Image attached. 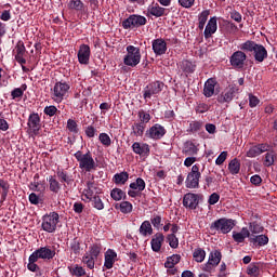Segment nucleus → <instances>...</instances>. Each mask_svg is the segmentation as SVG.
<instances>
[{
  "instance_id": "obj_1",
  "label": "nucleus",
  "mask_w": 277,
  "mask_h": 277,
  "mask_svg": "<svg viewBox=\"0 0 277 277\" xmlns=\"http://www.w3.org/2000/svg\"><path fill=\"white\" fill-rule=\"evenodd\" d=\"M239 49L240 51H245V53H253V57L259 64L267 60V49H265L263 44H259L252 40H247L241 43Z\"/></svg>"
},
{
  "instance_id": "obj_2",
  "label": "nucleus",
  "mask_w": 277,
  "mask_h": 277,
  "mask_svg": "<svg viewBox=\"0 0 277 277\" xmlns=\"http://www.w3.org/2000/svg\"><path fill=\"white\" fill-rule=\"evenodd\" d=\"M74 157L78 161V166L82 172H94V170L98 168V164L94 160V157H92V153H90V150L85 154L78 150L74 154Z\"/></svg>"
},
{
  "instance_id": "obj_3",
  "label": "nucleus",
  "mask_w": 277,
  "mask_h": 277,
  "mask_svg": "<svg viewBox=\"0 0 277 277\" xmlns=\"http://www.w3.org/2000/svg\"><path fill=\"white\" fill-rule=\"evenodd\" d=\"M68 92H70V84L66 81H57L51 88L50 96L54 103L60 105V103L68 97Z\"/></svg>"
},
{
  "instance_id": "obj_4",
  "label": "nucleus",
  "mask_w": 277,
  "mask_h": 277,
  "mask_svg": "<svg viewBox=\"0 0 277 277\" xmlns=\"http://www.w3.org/2000/svg\"><path fill=\"white\" fill-rule=\"evenodd\" d=\"M237 226V221L233 219L222 217L211 223L210 230H216L222 235H228Z\"/></svg>"
},
{
  "instance_id": "obj_5",
  "label": "nucleus",
  "mask_w": 277,
  "mask_h": 277,
  "mask_svg": "<svg viewBox=\"0 0 277 277\" xmlns=\"http://www.w3.org/2000/svg\"><path fill=\"white\" fill-rule=\"evenodd\" d=\"M140 62H142V52L140 51V48L128 45L127 55L123 57V64L131 68H135Z\"/></svg>"
},
{
  "instance_id": "obj_6",
  "label": "nucleus",
  "mask_w": 277,
  "mask_h": 277,
  "mask_svg": "<svg viewBox=\"0 0 277 277\" xmlns=\"http://www.w3.org/2000/svg\"><path fill=\"white\" fill-rule=\"evenodd\" d=\"M41 228L44 233H55L57 224H60V214L57 212H50L42 216Z\"/></svg>"
},
{
  "instance_id": "obj_7",
  "label": "nucleus",
  "mask_w": 277,
  "mask_h": 277,
  "mask_svg": "<svg viewBox=\"0 0 277 277\" xmlns=\"http://www.w3.org/2000/svg\"><path fill=\"white\" fill-rule=\"evenodd\" d=\"M202 173H200V164H194L192 167L190 172L187 174L185 185L187 189H198L200 187V177Z\"/></svg>"
},
{
  "instance_id": "obj_8",
  "label": "nucleus",
  "mask_w": 277,
  "mask_h": 277,
  "mask_svg": "<svg viewBox=\"0 0 277 277\" xmlns=\"http://www.w3.org/2000/svg\"><path fill=\"white\" fill-rule=\"evenodd\" d=\"M148 23L145 16L138 14H132L122 22L123 29H137L144 27Z\"/></svg>"
},
{
  "instance_id": "obj_9",
  "label": "nucleus",
  "mask_w": 277,
  "mask_h": 277,
  "mask_svg": "<svg viewBox=\"0 0 277 277\" xmlns=\"http://www.w3.org/2000/svg\"><path fill=\"white\" fill-rule=\"evenodd\" d=\"M162 81H154L148 83L143 90V98L148 102V100L153 98V96H157V94H161L163 90Z\"/></svg>"
},
{
  "instance_id": "obj_10",
  "label": "nucleus",
  "mask_w": 277,
  "mask_h": 277,
  "mask_svg": "<svg viewBox=\"0 0 277 277\" xmlns=\"http://www.w3.org/2000/svg\"><path fill=\"white\" fill-rule=\"evenodd\" d=\"M32 254L38 261L39 259H41L42 261H53V259H55L56 252L55 248L51 246H45L35 250Z\"/></svg>"
},
{
  "instance_id": "obj_11",
  "label": "nucleus",
  "mask_w": 277,
  "mask_h": 277,
  "mask_svg": "<svg viewBox=\"0 0 277 277\" xmlns=\"http://www.w3.org/2000/svg\"><path fill=\"white\" fill-rule=\"evenodd\" d=\"M246 60H248V55H246V51L238 50L232 54L229 57V64L233 66V68H238V70H241L243 66H246Z\"/></svg>"
},
{
  "instance_id": "obj_12",
  "label": "nucleus",
  "mask_w": 277,
  "mask_h": 277,
  "mask_svg": "<svg viewBox=\"0 0 277 277\" xmlns=\"http://www.w3.org/2000/svg\"><path fill=\"white\" fill-rule=\"evenodd\" d=\"M146 189V182L142 177H137L135 182L130 184V190H128V196L130 198H137L142 192Z\"/></svg>"
},
{
  "instance_id": "obj_13",
  "label": "nucleus",
  "mask_w": 277,
  "mask_h": 277,
  "mask_svg": "<svg viewBox=\"0 0 277 277\" xmlns=\"http://www.w3.org/2000/svg\"><path fill=\"white\" fill-rule=\"evenodd\" d=\"M166 133H167L166 128L159 123H156L146 131L145 135L149 140H161V137H163Z\"/></svg>"
},
{
  "instance_id": "obj_14",
  "label": "nucleus",
  "mask_w": 277,
  "mask_h": 277,
  "mask_svg": "<svg viewBox=\"0 0 277 277\" xmlns=\"http://www.w3.org/2000/svg\"><path fill=\"white\" fill-rule=\"evenodd\" d=\"M27 124L29 133H31L32 135H38L41 129L40 115H38V113L30 114Z\"/></svg>"
},
{
  "instance_id": "obj_15",
  "label": "nucleus",
  "mask_w": 277,
  "mask_h": 277,
  "mask_svg": "<svg viewBox=\"0 0 277 277\" xmlns=\"http://www.w3.org/2000/svg\"><path fill=\"white\" fill-rule=\"evenodd\" d=\"M220 261H222V252L214 250L210 253L208 263L203 265V272H211L213 267H217L220 265Z\"/></svg>"
},
{
  "instance_id": "obj_16",
  "label": "nucleus",
  "mask_w": 277,
  "mask_h": 277,
  "mask_svg": "<svg viewBox=\"0 0 277 277\" xmlns=\"http://www.w3.org/2000/svg\"><path fill=\"white\" fill-rule=\"evenodd\" d=\"M151 49L157 57L166 55L168 52V42L163 38L154 39L151 41Z\"/></svg>"
},
{
  "instance_id": "obj_17",
  "label": "nucleus",
  "mask_w": 277,
  "mask_h": 277,
  "mask_svg": "<svg viewBox=\"0 0 277 277\" xmlns=\"http://www.w3.org/2000/svg\"><path fill=\"white\" fill-rule=\"evenodd\" d=\"M183 205L186 209H197L198 205H200V195L187 193L186 195H184Z\"/></svg>"
},
{
  "instance_id": "obj_18",
  "label": "nucleus",
  "mask_w": 277,
  "mask_h": 277,
  "mask_svg": "<svg viewBox=\"0 0 277 277\" xmlns=\"http://www.w3.org/2000/svg\"><path fill=\"white\" fill-rule=\"evenodd\" d=\"M132 150L134 155H140L141 157L146 158L150 155V145L147 143L134 142L132 144Z\"/></svg>"
},
{
  "instance_id": "obj_19",
  "label": "nucleus",
  "mask_w": 277,
  "mask_h": 277,
  "mask_svg": "<svg viewBox=\"0 0 277 277\" xmlns=\"http://www.w3.org/2000/svg\"><path fill=\"white\" fill-rule=\"evenodd\" d=\"M90 45L88 44H81L78 50V62L79 64L88 65L90 64Z\"/></svg>"
},
{
  "instance_id": "obj_20",
  "label": "nucleus",
  "mask_w": 277,
  "mask_h": 277,
  "mask_svg": "<svg viewBox=\"0 0 277 277\" xmlns=\"http://www.w3.org/2000/svg\"><path fill=\"white\" fill-rule=\"evenodd\" d=\"M216 85H217V80H215V78L208 79L203 85V96H206V98H211V96L215 94Z\"/></svg>"
},
{
  "instance_id": "obj_21",
  "label": "nucleus",
  "mask_w": 277,
  "mask_h": 277,
  "mask_svg": "<svg viewBox=\"0 0 277 277\" xmlns=\"http://www.w3.org/2000/svg\"><path fill=\"white\" fill-rule=\"evenodd\" d=\"M267 150H269V145L258 144L255 146L250 147V149L247 151V157H259V155H263V153H267Z\"/></svg>"
},
{
  "instance_id": "obj_22",
  "label": "nucleus",
  "mask_w": 277,
  "mask_h": 277,
  "mask_svg": "<svg viewBox=\"0 0 277 277\" xmlns=\"http://www.w3.org/2000/svg\"><path fill=\"white\" fill-rule=\"evenodd\" d=\"M163 241H166V236H163L161 233H156L150 240L153 252H161Z\"/></svg>"
},
{
  "instance_id": "obj_23",
  "label": "nucleus",
  "mask_w": 277,
  "mask_h": 277,
  "mask_svg": "<svg viewBox=\"0 0 277 277\" xmlns=\"http://www.w3.org/2000/svg\"><path fill=\"white\" fill-rule=\"evenodd\" d=\"M98 188H96V184L94 182H88L87 188L83 189L82 196L87 200H92V198H95V196H98Z\"/></svg>"
},
{
  "instance_id": "obj_24",
  "label": "nucleus",
  "mask_w": 277,
  "mask_h": 277,
  "mask_svg": "<svg viewBox=\"0 0 277 277\" xmlns=\"http://www.w3.org/2000/svg\"><path fill=\"white\" fill-rule=\"evenodd\" d=\"M217 31V17H211L206 26V29L203 31V36L206 39L211 38L213 34Z\"/></svg>"
},
{
  "instance_id": "obj_25",
  "label": "nucleus",
  "mask_w": 277,
  "mask_h": 277,
  "mask_svg": "<svg viewBox=\"0 0 277 277\" xmlns=\"http://www.w3.org/2000/svg\"><path fill=\"white\" fill-rule=\"evenodd\" d=\"M104 256V267H106V269H111L114 267V263H116V260L118 259V253H116L113 249H108Z\"/></svg>"
},
{
  "instance_id": "obj_26",
  "label": "nucleus",
  "mask_w": 277,
  "mask_h": 277,
  "mask_svg": "<svg viewBox=\"0 0 277 277\" xmlns=\"http://www.w3.org/2000/svg\"><path fill=\"white\" fill-rule=\"evenodd\" d=\"M148 14L150 16H155L156 18H161V16H166V8L160 6L159 3H151L147 8Z\"/></svg>"
},
{
  "instance_id": "obj_27",
  "label": "nucleus",
  "mask_w": 277,
  "mask_h": 277,
  "mask_svg": "<svg viewBox=\"0 0 277 277\" xmlns=\"http://www.w3.org/2000/svg\"><path fill=\"white\" fill-rule=\"evenodd\" d=\"M250 230L248 227H242L239 233L233 232V239L236 241V243H243L246 239H249L250 241Z\"/></svg>"
},
{
  "instance_id": "obj_28",
  "label": "nucleus",
  "mask_w": 277,
  "mask_h": 277,
  "mask_svg": "<svg viewBox=\"0 0 277 277\" xmlns=\"http://www.w3.org/2000/svg\"><path fill=\"white\" fill-rule=\"evenodd\" d=\"M235 98V88H229L224 90L219 96H217V103L224 104V103H230Z\"/></svg>"
},
{
  "instance_id": "obj_29",
  "label": "nucleus",
  "mask_w": 277,
  "mask_h": 277,
  "mask_svg": "<svg viewBox=\"0 0 277 277\" xmlns=\"http://www.w3.org/2000/svg\"><path fill=\"white\" fill-rule=\"evenodd\" d=\"M198 150H199L198 145L194 143V141H187L184 144V149H183L184 155H188L193 157L194 155H198Z\"/></svg>"
},
{
  "instance_id": "obj_30",
  "label": "nucleus",
  "mask_w": 277,
  "mask_h": 277,
  "mask_svg": "<svg viewBox=\"0 0 277 277\" xmlns=\"http://www.w3.org/2000/svg\"><path fill=\"white\" fill-rule=\"evenodd\" d=\"M115 209H118L124 215L133 213V203L130 201H121L115 205Z\"/></svg>"
},
{
  "instance_id": "obj_31",
  "label": "nucleus",
  "mask_w": 277,
  "mask_h": 277,
  "mask_svg": "<svg viewBox=\"0 0 277 277\" xmlns=\"http://www.w3.org/2000/svg\"><path fill=\"white\" fill-rule=\"evenodd\" d=\"M48 183L50 192H52V194H60V189H62V184H60V181H57V177H55V175H50L48 177Z\"/></svg>"
},
{
  "instance_id": "obj_32",
  "label": "nucleus",
  "mask_w": 277,
  "mask_h": 277,
  "mask_svg": "<svg viewBox=\"0 0 277 277\" xmlns=\"http://www.w3.org/2000/svg\"><path fill=\"white\" fill-rule=\"evenodd\" d=\"M138 233L142 237H150L153 235V224H150V221H144L138 228Z\"/></svg>"
},
{
  "instance_id": "obj_33",
  "label": "nucleus",
  "mask_w": 277,
  "mask_h": 277,
  "mask_svg": "<svg viewBox=\"0 0 277 277\" xmlns=\"http://www.w3.org/2000/svg\"><path fill=\"white\" fill-rule=\"evenodd\" d=\"M56 176L61 181V183H66L70 185L72 183V175H69L64 169H57Z\"/></svg>"
},
{
  "instance_id": "obj_34",
  "label": "nucleus",
  "mask_w": 277,
  "mask_h": 277,
  "mask_svg": "<svg viewBox=\"0 0 277 277\" xmlns=\"http://www.w3.org/2000/svg\"><path fill=\"white\" fill-rule=\"evenodd\" d=\"M250 241L251 243H256V246L263 247L269 243V237L266 235L251 236Z\"/></svg>"
},
{
  "instance_id": "obj_35",
  "label": "nucleus",
  "mask_w": 277,
  "mask_h": 277,
  "mask_svg": "<svg viewBox=\"0 0 277 277\" xmlns=\"http://www.w3.org/2000/svg\"><path fill=\"white\" fill-rule=\"evenodd\" d=\"M27 90V84H22L21 88H15L11 91V98L13 101H21L23 98V94Z\"/></svg>"
},
{
  "instance_id": "obj_36",
  "label": "nucleus",
  "mask_w": 277,
  "mask_h": 277,
  "mask_svg": "<svg viewBox=\"0 0 277 277\" xmlns=\"http://www.w3.org/2000/svg\"><path fill=\"white\" fill-rule=\"evenodd\" d=\"M144 131H146V124H143L140 121L132 124V135L135 137H142L144 135Z\"/></svg>"
},
{
  "instance_id": "obj_37",
  "label": "nucleus",
  "mask_w": 277,
  "mask_h": 277,
  "mask_svg": "<svg viewBox=\"0 0 277 277\" xmlns=\"http://www.w3.org/2000/svg\"><path fill=\"white\" fill-rule=\"evenodd\" d=\"M36 263H38V260H37V258L35 256V254L31 253V254L29 255V258H28L27 269H28L29 272H34L35 274L38 273V272H40V266H38V264H36Z\"/></svg>"
},
{
  "instance_id": "obj_38",
  "label": "nucleus",
  "mask_w": 277,
  "mask_h": 277,
  "mask_svg": "<svg viewBox=\"0 0 277 277\" xmlns=\"http://www.w3.org/2000/svg\"><path fill=\"white\" fill-rule=\"evenodd\" d=\"M181 263V255L180 254H173L169 256L164 263V267L167 269H172L174 268V265H179Z\"/></svg>"
},
{
  "instance_id": "obj_39",
  "label": "nucleus",
  "mask_w": 277,
  "mask_h": 277,
  "mask_svg": "<svg viewBox=\"0 0 277 277\" xmlns=\"http://www.w3.org/2000/svg\"><path fill=\"white\" fill-rule=\"evenodd\" d=\"M228 170L233 175L239 174L241 170V162L239 161V159L234 158L233 160H230L228 163Z\"/></svg>"
},
{
  "instance_id": "obj_40",
  "label": "nucleus",
  "mask_w": 277,
  "mask_h": 277,
  "mask_svg": "<svg viewBox=\"0 0 277 277\" xmlns=\"http://www.w3.org/2000/svg\"><path fill=\"white\" fill-rule=\"evenodd\" d=\"M193 259L196 263H202L207 259V251L202 248H197L193 252Z\"/></svg>"
},
{
  "instance_id": "obj_41",
  "label": "nucleus",
  "mask_w": 277,
  "mask_h": 277,
  "mask_svg": "<svg viewBox=\"0 0 277 277\" xmlns=\"http://www.w3.org/2000/svg\"><path fill=\"white\" fill-rule=\"evenodd\" d=\"M249 233L250 237H255L254 235H261V233H263V230H265V228L263 226H261V224L256 223V222H252L249 223Z\"/></svg>"
},
{
  "instance_id": "obj_42",
  "label": "nucleus",
  "mask_w": 277,
  "mask_h": 277,
  "mask_svg": "<svg viewBox=\"0 0 277 277\" xmlns=\"http://www.w3.org/2000/svg\"><path fill=\"white\" fill-rule=\"evenodd\" d=\"M113 181L116 185H124V183H127V181H129V173L124 172V171L120 172V173H116L114 175Z\"/></svg>"
},
{
  "instance_id": "obj_43",
  "label": "nucleus",
  "mask_w": 277,
  "mask_h": 277,
  "mask_svg": "<svg viewBox=\"0 0 277 277\" xmlns=\"http://www.w3.org/2000/svg\"><path fill=\"white\" fill-rule=\"evenodd\" d=\"M103 250V246L101 243H94L89 248V252L87 254H89L90 256H92L93 259L97 260L98 255L101 254Z\"/></svg>"
},
{
  "instance_id": "obj_44",
  "label": "nucleus",
  "mask_w": 277,
  "mask_h": 277,
  "mask_svg": "<svg viewBox=\"0 0 277 277\" xmlns=\"http://www.w3.org/2000/svg\"><path fill=\"white\" fill-rule=\"evenodd\" d=\"M110 198L115 200L116 202H120L122 198H127V193H124L120 188H114L110 190Z\"/></svg>"
},
{
  "instance_id": "obj_45",
  "label": "nucleus",
  "mask_w": 277,
  "mask_h": 277,
  "mask_svg": "<svg viewBox=\"0 0 277 277\" xmlns=\"http://www.w3.org/2000/svg\"><path fill=\"white\" fill-rule=\"evenodd\" d=\"M13 53L15 54V57L25 56V53H27V49L25 48V42H23V40L17 41Z\"/></svg>"
},
{
  "instance_id": "obj_46",
  "label": "nucleus",
  "mask_w": 277,
  "mask_h": 277,
  "mask_svg": "<svg viewBox=\"0 0 277 277\" xmlns=\"http://www.w3.org/2000/svg\"><path fill=\"white\" fill-rule=\"evenodd\" d=\"M180 68L183 70V72H194L196 70V65L192 63V61L185 60L182 61L180 64Z\"/></svg>"
},
{
  "instance_id": "obj_47",
  "label": "nucleus",
  "mask_w": 277,
  "mask_h": 277,
  "mask_svg": "<svg viewBox=\"0 0 277 277\" xmlns=\"http://www.w3.org/2000/svg\"><path fill=\"white\" fill-rule=\"evenodd\" d=\"M202 127H205V122L198 120L192 121L187 133H198V131H201Z\"/></svg>"
},
{
  "instance_id": "obj_48",
  "label": "nucleus",
  "mask_w": 277,
  "mask_h": 277,
  "mask_svg": "<svg viewBox=\"0 0 277 277\" xmlns=\"http://www.w3.org/2000/svg\"><path fill=\"white\" fill-rule=\"evenodd\" d=\"M68 269L71 276H85V268L83 266H79L78 264L68 266Z\"/></svg>"
},
{
  "instance_id": "obj_49",
  "label": "nucleus",
  "mask_w": 277,
  "mask_h": 277,
  "mask_svg": "<svg viewBox=\"0 0 277 277\" xmlns=\"http://www.w3.org/2000/svg\"><path fill=\"white\" fill-rule=\"evenodd\" d=\"M89 202H92V207L94 209H97V211H103L105 209V203L103 202V199H101V196H95Z\"/></svg>"
},
{
  "instance_id": "obj_50",
  "label": "nucleus",
  "mask_w": 277,
  "mask_h": 277,
  "mask_svg": "<svg viewBox=\"0 0 277 277\" xmlns=\"http://www.w3.org/2000/svg\"><path fill=\"white\" fill-rule=\"evenodd\" d=\"M137 117L140 119L138 122H141V124H145V126L148 124V122H150V119L153 118L150 116V114L146 113L144 109L138 110Z\"/></svg>"
},
{
  "instance_id": "obj_51",
  "label": "nucleus",
  "mask_w": 277,
  "mask_h": 277,
  "mask_svg": "<svg viewBox=\"0 0 277 277\" xmlns=\"http://www.w3.org/2000/svg\"><path fill=\"white\" fill-rule=\"evenodd\" d=\"M82 263H84V265H87V267L89 269H94V265L96 263V259L92 258V255H90V253H85L82 256Z\"/></svg>"
},
{
  "instance_id": "obj_52",
  "label": "nucleus",
  "mask_w": 277,
  "mask_h": 277,
  "mask_svg": "<svg viewBox=\"0 0 277 277\" xmlns=\"http://www.w3.org/2000/svg\"><path fill=\"white\" fill-rule=\"evenodd\" d=\"M68 8L69 10H76L77 12H83L84 4L81 0H70Z\"/></svg>"
},
{
  "instance_id": "obj_53",
  "label": "nucleus",
  "mask_w": 277,
  "mask_h": 277,
  "mask_svg": "<svg viewBox=\"0 0 277 277\" xmlns=\"http://www.w3.org/2000/svg\"><path fill=\"white\" fill-rule=\"evenodd\" d=\"M67 130L69 131V133H74V135H77V133H79V126L77 124V121H75L74 119H68Z\"/></svg>"
},
{
  "instance_id": "obj_54",
  "label": "nucleus",
  "mask_w": 277,
  "mask_h": 277,
  "mask_svg": "<svg viewBox=\"0 0 277 277\" xmlns=\"http://www.w3.org/2000/svg\"><path fill=\"white\" fill-rule=\"evenodd\" d=\"M275 161H276V153L271 151L265 155L264 166H266V168L274 166Z\"/></svg>"
},
{
  "instance_id": "obj_55",
  "label": "nucleus",
  "mask_w": 277,
  "mask_h": 277,
  "mask_svg": "<svg viewBox=\"0 0 277 277\" xmlns=\"http://www.w3.org/2000/svg\"><path fill=\"white\" fill-rule=\"evenodd\" d=\"M98 140L103 146H106V148H109V146H111V137H109V134L100 133Z\"/></svg>"
},
{
  "instance_id": "obj_56",
  "label": "nucleus",
  "mask_w": 277,
  "mask_h": 277,
  "mask_svg": "<svg viewBox=\"0 0 277 277\" xmlns=\"http://www.w3.org/2000/svg\"><path fill=\"white\" fill-rule=\"evenodd\" d=\"M0 187L2 189V200H5V198H8V193L10 192V184L8 181L0 179Z\"/></svg>"
},
{
  "instance_id": "obj_57",
  "label": "nucleus",
  "mask_w": 277,
  "mask_h": 277,
  "mask_svg": "<svg viewBox=\"0 0 277 277\" xmlns=\"http://www.w3.org/2000/svg\"><path fill=\"white\" fill-rule=\"evenodd\" d=\"M167 240L169 241L170 248H173V250H175V248H179V238L176 237V235L169 234L167 236Z\"/></svg>"
},
{
  "instance_id": "obj_58",
  "label": "nucleus",
  "mask_w": 277,
  "mask_h": 277,
  "mask_svg": "<svg viewBox=\"0 0 277 277\" xmlns=\"http://www.w3.org/2000/svg\"><path fill=\"white\" fill-rule=\"evenodd\" d=\"M57 111H58L57 107L54 105L47 106L43 109V114H45V116H49L50 118H53V116H56Z\"/></svg>"
},
{
  "instance_id": "obj_59",
  "label": "nucleus",
  "mask_w": 277,
  "mask_h": 277,
  "mask_svg": "<svg viewBox=\"0 0 277 277\" xmlns=\"http://www.w3.org/2000/svg\"><path fill=\"white\" fill-rule=\"evenodd\" d=\"M70 250L74 252V254H79L81 252V242H79L77 238H75L70 243Z\"/></svg>"
},
{
  "instance_id": "obj_60",
  "label": "nucleus",
  "mask_w": 277,
  "mask_h": 277,
  "mask_svg": "<svg viewBox=\"0 0 277 277\" xmlns=\"http://www.w3.org/2000/svg\"><path fill=\"white\" fill-rule=\"evenodd\" d=\"M226 159H228V151H222L215 160V166H223Z\"/></svg>"
},
{
  "instance_id": "obj_61",
  "label": "nucleus",
  "mask_w": 277,
  "mask_h": 277,
  "mask_svg": "<svg viewBox=\"0 0 277 277\" xmlns=\"http://www.w3.org/2000/svg\"><path fill=\"white\" fill-rule=\"evenodd\" d=\"M179 4L182 8H185L186 10H189V8H194V4L196 3V0H177Z\"/></svg>"
},
{
  "instance_id": "obj_62",
  "label": "nucleus",
  "mask_w": 277,
  "mask_h": 277,
  "mask_svg": "<svg viewBox=\"0 0 277 277\" xmlns=\"http://www.w3.org/2000/svg\"><path fill=\"white\" fill-rule=\"evenodd\" d=\"M211 14V12H209V10H205L199 14L198 17V22L199 23H203L207 25V21H209V15Z\"/></svg>"
},
{
  "instance_id": "obj_63",
  "label": "nucleus",
  "mask_w": 277,
  "mask_h": 277,
  "mask_svg": "<svg viewBox=\"0 0 277 277\" xmlns=\"http://www.w3.org/2000/svg\"><path fill=\"white\" fill-rule=\"evenodd\" d=\"M31 187H32V192H42L45 189L44 184L36 180L34 181V183H31Z\"/></svg>"
},
{
  "instance_id": "obj_64",
  "label": "nucleus",
  "mask_w": 277,
  "mask_h": 277,
  "mask_svg": "<svg viewBox=\"0 0 277 277\" xmlns=\"http://www.w3.org/2000/svg\"><path fill=\"white\" fill-rule=\"evenodd\" d=\"M150 222H151L154 228H160L161 227V215H154V217L150 219Z\"/></svg>"
}]
</instances>
